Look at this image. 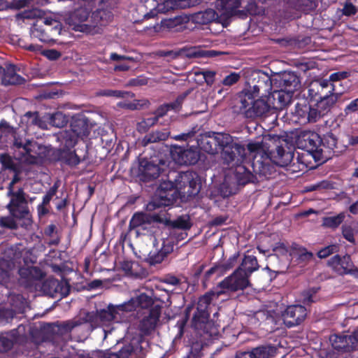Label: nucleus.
Masks as SVG:
<instances>
[{
    "mask_svg": "<svg viewBox=\"0 0 358 358\" xmlns=\"http://www.w3.org/2000/svg\"><path fill=\"white\" fill-rule=\"evenodd\" d=\"M162 306L151 296L143 293H136L129 301L115 307V312L136 311L140 320L139 327L144 333L153 330L159 321Z\"/></svg>",
    "mask_w": 358,
    "mask_h": 358,
    "instance_id": "nucleus-1",
    "label": "nucleus"
},
{
    "mask_svg": "<svg viewBox=\"0 0 358 358\" xmlns=\"http://www.w3.org/2000/svg\"><path fill=\"white\" fill-rule=\"evenodd\" d=\"M250 285L249 278L241 269H236L230 275L225 278L217 285L215 290L201 297L198 302L197 313L194 315V320L205 322L208 317V306L214 297L222 294H229L243 290Z\"/></svg>",
    "mask_w": 358,
    "mask_h": 358,
    "instance_id": "nucleus-2",
    "label": "nucleus"
},
{
    "mask_svg": "<svg viewBox=\"0 0 358 358\" xmlns=\"http://www.w3.org/2000/svg\"><path fill=\"white\" fill-rule=\"evenodd\" d=\"M23 17L36 19L30 31L32 38L50 43L61 34L62 24L59 17L54 14L46 15L43 10L35 8L24 12Z\"/></svg>",
    "mask_w": 358,
    "mask_h": 358,
    "instance_id": "nucleus-3",
    "label": "nucleus"
},
{
    "mask_svg": "<svg viewBox=\"0 0 358 358\" xmlns=\"http://www.w3.org/2000/svg\"><path fill=\"white\" fill-rule=\"evenodd\" d=\"M278 144L274 150L269 151L266 143L261 142H250L248 145V149L250 154H253L255 158L259 155L262 159H269L274 164L280 166H287L293 159V153L286 151L285 146L287 141L283 138H278Z\"/></svg>",
    "mask_w": 358,
    "mask_h": 358,
    "instance_id": "nucleus-4",
    "label": "nucleus"
},
{
    "mask_svg": "<svg viewBox=\"0 0 358 358\" xmlns=\"http://www.w3.org/2000/svg\"><path fill=\"white\" fill-rule=\"evenodd\" d=\"M114 6L113 0H102L100 8L92 15L91 24H77L76 29L92 35L100 33L101 27L112 20L113 15L111 10Z\"/></svg>",
    "mask_w": 358,
    "mask_h": 358,
    "instance_id": "nucleus-5",
    "label": "nucleus"
},
{
    "mask_svg": "<svg viewBox=\"0 0 358 358\" xmlns=\"http://www.w3.org/2000/svg\"><path fill=\"white\" fill-rule=\"evenodd\" d=\"M269 108L270 105L264 99L254 100L251 94L245 93L240 96L234 110L246 117H254L264 115Z\"/></svg>",
    "mask_w": 358,
    "mask_h": 358,
    "instance_id": "nucleus-6",
    "label": "nucleus"
},
{
    "mask_svg": "<svg viewBox=\"0 0 358 358\" xmlns=\"http://www.w3.org/2000/svg\"><path fill=\"white\" fill-rule=\"evenodd\" d=\"M229 138L227 143H223L221 148V159L229 168L237 167L246 160V150L243 145L234 142L230 135Z\"/></svg>",
    "mask_w": 358,
    "mask_h": 358,
    "instance_id": "nucleus-7",
    "label": "nucleus"
},
{
    "mask_svg": "<svg viewBox=\"0 0 358 358\" xmlns=\"http://www.w3.org/2000/svg\"><path fill=\"white\" fill-rule=\"evenodd\" d=\"M299 148L310 152L316 161L324 160L323 145L320 136L310 131H302L297 139Z\"/></svg>",
    "mask_w": 358,
    "mask_h": 358,
    "instance_id": "nucleus-8",
    "label": "nucleus"
},
{
    "mask_svg": "<svg viewBox=\"0 0 358 358\" xmlns=\"http://www.w3.org/2000/svg\"><path fill=\"white\" fill-rule=\"evenodd\" d=\"M177 199L175 183L171 181L162 182L158 187L153 200L147 204L148 210H153L161 206L171 205Z\"/></svg>",
    "mask_w": 358,
    "mask_h": 358,
    "instance_id": "nucleus-9",
    "label": "nucleus"
},
{
    "mask_svg": "<svg viewBox=\"0 0 358 358\" xmlns=\"http://www.w3.org/2000/svg\"><path fill=\"white\" fill-rule=\"evenodd\" d=\"M22 256V250L17 246L5 250L3 256L0 260V282H3L8 277L10 271L20 267Z\"/></svg>",
    "mask_w": 358,
    "mask_h": 358,
    "instance_id": "nucleus-10",
    "label": "nucleus"
},
{
    "mask_svg": "<svg viewBox=\"0 0 358 358\" xmlns=\"http://www.w3.org/2000/svg\"><path fill=\"white\" fill-rule=\"evenodd\" d=\"M89 125L84 119H77L72 122L71 129L62 134L65 140L66 147H73L77 143L78 138L83 139L90 134Z\"/></svg>",
    "mask_w": 358,
    "mask_h": 358,
    "instance_id": "nucleus-11",
    "label": "nucleus"
},
{
    "mask_svg": "<svg viewBox=\"0 0 358 358\" xmlns=\"http://www.w3.org/2000/svg\"><path fill=\"white\" fill-rule=\"evenodd\" d=\"M190 17L185 15H178L173 18L164 19L160 24H156L153 27H146L144 30L152 35L164 31V29L174 31H181L187 28Z\"/></svg>",
    "mask_w": 358,
    "mask_h": 358,
    "instance_id": "nucleus-12",
    "label": "nucleus"
},
{
    "mask_svg": "<svg viewBox=\"0 0 358 358\" xmlns=\"http://www.w3.org/2000/svg\"><path fill=\"white\" fill-rule=\"evenodd\" d=\"M8 196L10 197V202L7 205V208L13 216L22 217L28 213L25 193L22 188L8 190Z\"/></svg>",
    "mask_w": 358,
    "mask_h": 358,
    "instance_id": "nucleus-13",
    "label": "nucleus"
},
{
    "mask_svg": "<svg viewBox=\"0 0 358 358\" xmlns=\"http://www.w3.org/2000/svg\"><path fill=\"white\" fill-rule=\"evenodd\" d=\"M243 0H216L215 7L220 15L224 18H229L233 16L243 17L246 15V10L243 8L242 3Z\"/></svg>",
    "mask_w": 358,
    "mask_h": 358,
    "instance_id": "nucleus-14",
    "label": "nucleus"
},
{
    "mask_svg": "<svg viewBox=\"0 0 358 358\" xmlns=\"http://www.w3.org/2000/svg\"><path fill=\"white\" fill-rule=\"evenodd\" d=\"M173 160L179 165L194 164L199 159V152L196 148L185 149L174 147L171 152Z\"/></svg>",
    "mask_w": 358,
    "mask_h": 358,
    "instance_id": "nucleus-15",
    "label": "nucleus"
},
{
    "mask_svg": "<svg viewBox=\"0 0 358 358\" xmlns=\"http://www.w3.org/2000/svg\"><path fill=\"white\" fill-rule=\"evenodd\" d=\"M307 315L306 309L301 305L288 306L282 313V317L285 324L291 327L302 322Z\"/></svg>",
    "mask_w": 358,
    "mask_h": 358,
    "instance_id": "nucleus-16",
    "label": "nucleus"
},
{
    "mask_svg": "<svg viewBox=\"0 0 358 358\" xmlns=\"http://www.w3.org/2000/svg\"><path fill=\"white\" fill-rule=\"evenodd\" d=\"M181 181L186 182L187 186H185L183 190H180V195L178 197L185 201L198 194L200 191V184L195 173L189 171L182 172Z\"/></svg>",
    "mask_w": 358,
    "mask_h": 358,
    "instance_id": "nucleus-17",
    "label": "nucleus"
},
{
    "mask_svg": "<svg viewBox=\"0 0 358 358\" xmlns=\"http://www.w3.org/2000/svg\"><path fill=\"white\" fill-rule=\"evenodd\" d=\"M229 139V134L222 133L214 134L212 136L202 138L201 148L206 152L214 155L217 152V146L221 149L223 143H227Z\"/></svg>",
    "mask_w": 358,
    "mask_h": 358,
    "instance_id": "nucleus-18",
    "label": "nucleus"
},
{
    "mask_svg": "<svg viewBox=\"0 0 358 358\" xmlns=\"http://www.w3.org/2000/svg\"><path fill=\"white\" fill-rule=\"evenodd\" d=\"M150 11L144 15V18L154 17L157 13H165L170 10L182 6L178 0H153Z\"/></svg>",
    "mask_w": 358,
    "mask_h": 358,
    "instance_id": "nucleus-19",
    "label": "nucleus"
},
{
    "mask_svg": "<svg viewBox=\"0 0 358 358\" xmlns=\"http://www.w3.org/2000/svg\"><path fill=\"white\" fill-rule=\"evenodd\" d=\"M275 80L281 89L293 93L300 87L299 78L292 72H283Z\"/></svg>",
    "mask_w": 358,
    "mask_h": 358,
    "instance_id": "nucleus-20",
    "label": "nucleus"
},
{
    "mask_svg": "<svg viewBox=\"0 0 358 358\" xmlns=\"http://www.w3.org/2000/svg\"><path fill=\"white\" fill-rule=\"evenodd\" d=\"M328 264L338 274H346L350 272L352 262L349 255H345L341 257L339 255H335L331 258Z\"/></svg>",
    "mask_w": 358,
    "mask_h": 358,
    "instance_id": "nucleus-21",
    "label": "nucleus"
},
{
    "mask_svg": "<svg viewBox=\"0 0 358 358\" xmlns=\"http://www.w3.org/2000/svg\"><path fill=\"white\" fill-rule=\"evenodd\" d=\"M173 250V244L170 241H163L159 250L151 251L148 255V259L151 264L161 263L164 258Z\"/></svg>",
    "mask_w": 358,
    "mask_h": 358,
    "instance_id": "nucleus-22",
    "label": "nucleus"
},
{
    "mask_svg": "<svg viewBox=\"0 0 358 358\" xmlns=\"http://www.w3.org/2000/svg\"><path fill=\"white\" fill-rule=\"evenodd\" d=\"M296 112L299 116L305 118L310 123L316 122L324 117L315 104L313 106L305 105L299 107Z\"/></svg>",
    "mask_w": 358,
    "mask_h": 358,
    "instance_id": "nucleus-23",
    "label": "nucleus"
},
{
    "mask_svg": "<svg viewBox=\"0 0 358 358\" xmlns=\"http://www.w3.org/2000/svg\"><path fill=\"white\" fill-rule=\"evenodd\" d=\"M342 93H333L331 94H324L320 101L315 103L317 107L322 113V115H326L330 112L333 106L340 98Z\"/></svg>",
    "mask_w": 358,
    "mask_h": 358,
    "instance_id": "nucleus-24",
    "label": "nucleus"
},
{
    "mask_svg": "<svg viewBox=\"0 0 358 358\" xmlns=\"http://www.w3.org/2000/svg\"><path fill=\"white\" fill-rule=\"evenodd\" d=\"M47 117L48 113L42 117H39L38 113L28 112L24 115L28 127L37 126L43 129H48L49 126H51L50 120Z\"/></svg>",
    "mask_w": 358,
    "mask_h": 358,
    "instance_id": "nucleus-25",
    "label": "nucleus"
},
{
    "mask_svg": "<svg viewBox=\"0 0 358 358\" xmlns=\"http://www.w3.org/2000/svg\"><path fill=\"white\" fill-rule=\"evenodd\" d=\"M24 81V78L19 76L13 65L8 64L3 69V75L2 77V83L4 85L21 84Z\"/></svg>",
    "mask_w": 358,
    "mask_h": 358,
    "instance_id": "nucleus-26",
    "label": "nucleus"
},
{
    "mask_svg": "<svg viewBox=\"0 0 358 358\" xmlns=\"http://www.w3.org/2000/svg\"><path fill=\"white\" fill-rule=\"evenodd\" d=\"M9 300L13 309L3 310L0 313V317L6 320L13 317L14 311L21 310L23 308L24 304V299L20 294L10 296Z\"/></svg>",
    "mask_w": 358,
    "mask_h": 358,
    "instance_id": "nucleus-27",
    "label": "nucleus"
},
{
    "mask_svg": "<svg viewBox=\"0 0 358 358\" xmlns=\"http://www.w3.org/2000/svg\"><path fill=\"white\" fill-rule=\"evenodd\" d=\"M141 172L145 180H150L157 178L160 173L159 167L150 162L141 163Z\"/></svg>",
    "mask_w": 358,
    "mask_h": 358,
    "instance_id": "nucleus-28",
    "label": "nucleus"
},
{
    "mask_svg": "<svg viewBox=\"0 0 358 358\" xmlns=\"http://www.w3.org/2000/svg\"><path fill=\"white\" fill-rule=\"evenodd\" d=\"M293 92L282 89L274 91L272 93V98L274 100L273 106L275 108H282L291 101Z\"/></svg>",
    "mask_w": 358,
    "mask_h": 358,
    "instance_id": "nucleus-29",
    "label": "nucleus"
},
{
    "mask_svg": "<svg viewBox=\"0 0 358 358\" xmlns=\"http://www.w3.org/2000/svg\"><path fill=\"white\" fill-rule=\"evenodd\" d=\"M217 17L218 14L210 8L194 13L192 16V20L196 24H206L213 22Z\"/></svg>",
    "mask_w": 358,
    "mask_h": 358,
    "instance_id": "nucleus-30",
    "label": "nucleus"
},
{
    "mask_svg": "<svg viewBox=\"0 0 358 358\" xmlns=\"http://www.w3.org/2000/svg\"><path fill=\"white\" fill-rule=\"evenodd\" d=\"M258 268L259 264L257 258L253 255H245L241 266L238 268V269H241L248 275V278L252 273Z\"/></svg>",
    "mask_w": 358,
    "mask_h": 358,
    "instance_id": "nucleus-31",
    "label": "nucleus"
},
{
    "mask_svg": "<svg viewBox=\"0 0 358 358\" xmlns=\"http://www.w3.org/2000/svg\"><path fill=\"white\" fill-rule=\"evenodd\" d=\"M352 336V335L344 336H334L331 338L333 347L338 350L345 351L356 349L357 348L352 347V343L349 339Z\"/></svg>",
    "mask_w": 358,
    "mask_h": 358,
    "instance_id": "nucleus-32",
    "label": "nucleus"
},
{
    "mask_svg": "<svg viewBox=\"0 0 358 358\" xmlns=\"http://www.w3.org/2000/svg\"><path fill=\"white\" fill-rule=\"evenodd\" d=\"M186 95H182L177 98V99L171 103L165 104L161 106L155 113V116L157 117V120L166 114V113L170 110H178L182 104V101L184 100Z\"/></svg>",
    "mask_w": 358,
    "mask_h": 358,
    "instance_id": "nucleus-33",
    "label": "nucleus"
},
{
    "mask_svg": "<svg viewBox=\"0 0 358 358\" xmlns=\"http://www.w3.org/2000/svg\"><path fill=\"white\" fill-rule=\"evenodd\" d=\"M275 354L276 348L272 345H262L252 350L254 358H271Z\"/></svg>",
    "mask_w": 358,
    "mask_h": 358,
    "instance_id": "nucleus-34",
    "label": "nucleus"
},
{
    "mask_svg": "<svg viewBox=\"0 0 358 358\" xmlns=\"http://www.w3.org/2000/svg\"><path fill=\"white\" fill-rule=\"evenodd\" d=\"M345 215L344 213H341L336 216L325 217L322 219V226L327 228L336 229L344 220Z\"/></svg>",
    "mask_w": 358,
    "mask_h": 358,
    "instance_id": "nucleus-35",
    "label": "nucleus"
},
{
    "mask_svg": "<svg viewBox=\"0 0 358 358\" xmlns=\"http://www.w3.org/2000/svg\"><path fill=\"white\" fill-rule=\"evenodd\" d=\"M237 167L238 170L236 171V177L238 184L245 185L253 180L254 176L250 171L246 170L245 168L241 165Z\"/></svg>",
    "mask_w": 358,
    "mask_h": 358,
    "instance_id": "nucleus-36",
    "label": "nucleus"
},
{
    "mask_svg": "<svg viewBox=\"0 0 358 358\" xmlns=\"http://www.w3.org/2000/svg\"><path fill=\"white\" fill-rule=\"evenodd\" d=\"M168 136L169 132L167 131H156L145 136L143 141L145 145H147L151 143H156L161 141H165L168 138Z\"/></svg>",
    "mask_w": 358,
    "mask_h": 358,
    "instance_id": "nucleus-37",
    "label": "nucleus"
},
{
    "mask_svg": "<svg viewBox=\"0 0 358 358\" xmlns=\"http://www.w3.org/2000/svg\"><path fill=\"white\" fill-rule=\"evenodd\" d=\"M14 145L19 148L22 149V153L23 155L30 154L31 152V147H33V142L27 139L20 138V136H14Z\"/></svg>",
    "mask_w": 358,
    "mask_h": 358,
    "instance_id": "nucleus-38",
    "label": "nucleus"
},
{
    "mask_svg": "<svg viewBox=\"0 0 358 358\" xmlns=\"http://www.w3.org/2000/svg\"><path fill=\"white\" fill-rule=\"evenodd\" d=\"M150 217L148 215L143 213H135L130 222H129V228L134 229L138 227H140L145 223L149 222Z\"/></svg>",
    "mask_w": 358,
    "mask_h": 358,
    "instance_id": "nucleus-39",
    "label": "nucleus"
},
{
    "mask_svg": "<svg viewBox=\"0 0 358 358\" xmlns=\"http://www.w3.org/2000/svg\"><path fill=\"white\" fill-rule=\"evenodd\" d=\"M292 252H290V255H296L301 261H308L313 258L312 252L307 251L305 248L296 244L292 245Z\"/></svg>",
    "mask_w": 358,
    "mask_h": 358,
    "instance_id": "nucleus-40",
    "label": "nucleus"
},
{
    "mask_svg": "<svg viewBox=\"0 0 358 358\" xmlns=\"http://www.w3.org/2000/svg\"><path fill=\"white\" fill-rule=\"evenodd\" d=\"M149 105V101L146 99L134 100L131 103L119 102L117 106L120 108H127L129 110H139Z\"/></svg>",
    "mask_w": 358,
    "mask_h": 358,
    "instance_id": "nucleus-41",
    "label": "nucleus"
},
{
    "mask_svg": "<svg viewBox=\"0 0 358 358\" xmlns=\"http://www.w3.org/2000/svg\"><path fill=\"white\" fill-rule=\"evenodd\" d=\"M47 118L49 119L50 125L56 127H62L66 122L65 117L60 112L48 113Z\"/></svg>",
    "mask_w": 358,
    "mask_h": 358,
    "instance_id": "nucleus-42",
    "label": "nucleus"
},
{
    "mask_svg": "<svg viewBox=\"0 0 358 358\" xmlns=\"http://www.w3.org/2000/svg\"><path fill=\"white\" fill-rule=\"evenodd\" d=\"M318 85L321 88V93L325 94H331L333 93H341L337 92L336 85L331 83V80L324 79L318 81Z\"/></svg>",
    "mask_w": 358,
    "mask_h": 358,
    "instance_id": "nucleus-43",
    "label": "nucleus"
},
{
    "mask_svg": "<svg viewBox=\"0 0 358 358\" xmlns=\"http://www.w3.org/2000/svg\"><path fill=\"white\" fill-rule=\"evenodd\" d=\"M171 226L173 228L187 230L190 229L192 223L190 222V220L188 216H181L173 221L171 222Z\"/></svg>",
    "mask_w": 358,
    "mask_h": 358,
    "instance_id": "nucleus-44",
    "label": "nucleus"
},
{
    "mask_svg": "<svg viewBox=\"0 0 358 358\" xmlns=\"http://www.w3.org/2000/svg\"><path fill=\"white\" fill-rule=\"evenodd\" d=\"M90 10L87 8H80L79 9L76 10L73 15L72 19L75 21V24H76V21L78 22H85L88 16H89Z\"/></svg>",
    "mask_w": 358,
    "mask_h": 358,
    "instance_id": "nucleus-45",
    "label": "nucleus"
},
{
    "mask_svg": "<svg viewBox=\"0 0 358 358\" xmlns=\"http://www.w3.org/2000/svg\"><path fill=\"white\" fill-rule=\"evenodd\" d=\"M100 94L106 96H115L117 98L125 97L126 96L129 95H131V96H134L132 93L128 92L110 90H103L100 92Z\"/></svg>",
    "mask_w": 358,
    "mask_h": 358,
    "instance_id": "nucleus-46",
    "label": "nucleus"
},
{
    "mask_svg": "<svg viewBox=\"0 0 358 358\" xmlns=\"http://www.w3.org/2000/svg\"><path fill=\"white\" fill-rule=\"evenodd\" d=\"M158 121L157 117H148L138 124V129L141 131H145L149 127L154 125Z\"/></svg>",
    "mask_w": 358,
    "mask_h": 358,
    "instance_id": "nucleus-47",
    "label": "nucleus"
},
{
    "mask_svg": "<svg viewBox=\"0 0 358 358\" xmlns=\"http://www.w3.org/2000/svg\"><path fill=\"white\" fill-rule=\"evenodd\" d=\"M0 225L10 229H17V224L15 220L10 217H4L0 218Z\"/></svg>",
    "mask_w": 358,
    "mask_h": 358,
    "instance_id": "nucleus-48",
    "label": "nucleus"
},
{
    "mask_svg": "<svg viewBox=\"0 0 358 358\" xmlns=\"http://www.w3.org/2000/svg\"><path fill=\"white\" fill-rule=\"evenodd\" d=\"M337 250L338 246L336 245H331L320 250L318 252L317 255L321 259L326 258L334 252H337Z\"/></svg>",
    "mask_w": 358,
    "mask_h": 358,
    "instance_id": "nucleus-49",
    "label": "nucleus"
},
{
    "mask_svg": "<svg viewBox=\"0 0 358 358\" xmlns=\"http://www.w3.org/2000/svg\"><path fill=\"white\" fill-rule=\"evenodd\" d=\"M138 266V263L132 261L125 260L121 263V268L127 274L134 275L136 273L134 269L135 266Z\"/></svg>",
    "mask_w": 358,
    "mask_h": 358,
    "instance_id": "nucleus-50",
    "label": "nucleus"
},
{
    "mask_svg": "<svg viewBox=\"0 0 358 358\" xmlns=\"http://www.w3.org/2000/svg\"><path fill=\"white\" fill-rule=\"evenodd\" d=\"M240 75L237 73H231L226 76L222 80V84L226 86H231L238 81Z\"/></svg>",
    "mask_w": 358,
    "mask_h": 358,
    "instance_id": "nucleus-51",
    "label": "nucleus"
},
{
    "mask_svg": "<svg viewBox=\"0 0 358 358\" xmlns=\"http://www.w3.org/2000/svg\"><path fill=\"white\" fill-rule=\"evenodd\" d=\"M357 11V8L350 2L345 3L342 10L343 14L346 16L355 15Z\"/></svg>",
    "mask_w": 358,
    "mask_h": 358,
    "instance_id": "nucleus-52",
    "label": "nucleus"
},
{
    "mask_svg": "<svg viewBox=\"0 0 358 358\" xmlns=\"http://www.w3.org/2000/svg\"><path fill=\"white\" fill-rule=\"evenodd\" d=\"M273 252L277 256H287L288 253L290 254L291 252L288 250L285 245L282 243H278L276 244L273 248Z\"/></svg>",
    "mask_w": 358,
    "mask_h": 358,
    "instance_id": "nucleus-53",
    "label": "nucleus"
},
{
    "mask_svg": "<svg viewBox=\"0 0 358 358\" xmlns=\"http://www.w3.org/2000/svg\"><path fill=\"white\" fill-rule=\"evenodd\" d=\"M343 237L351 243L355 242L353 229L350 226L343 225L342 227Z\"/></svg>",
    "mask_w": 358,
    "mask_h": 358,
    "instance_id": "nucleus-54",
    "label": "nucleus"
},
{
    "mask_svg": "<svg viewBox=\"0 0 358 358\" xmlns=\"http://www.w3.org/2000/svg\"><path fill=\"white\" fill-rule=\"evenodd\" d=\"M182 173L178 174L175 179V187L176 191L177 198L180 195V190H183L187 185V183L182 181Z\"/></svg>",
    "mask_w": 358,
    "mask_h": 358,
    "instance_id": "nucleus-55",
    "label": "nucleus"
},
{
    "mask_svg": "<svg viewBox=\"0 0 358 358\" xmlns=\"http://www.w3.org/2000/svg\"><path fill=\"white\" fill-rule=\"evenodd\" d=\"M10 134H13V128L10 127L5 121H1L0 123V138L6 136Z\"/></svg>",
    "mask_w": 358,
    "mask_h": 358,
    "instance_id": "nucleus-56",
    "label": "nucleus"
},
{
    "mask_svg": "<svg viewBox=\"0 0 358 358\" xmlns=\"http://www.w3.org/2000/svg\"><path fill=\"white\" fill-rule=\"evenodd\" d=\"M133 351L134 348L131 345H126L119 351L117 355L120 358H128Z\"/></svg>",
    "mask_w": 358,
    "mask_h": 358,
    "instance_id": "nucleus-57",
    "label": "nucleus"
},
{
    "mask_svg": "<svg viewBox=\"0 0 358 358\" xmlns=\"http://www.w3.org/2000/svg\"><path fill=\"white\" fill-rule=\"evenodd\" d=\"M99 317L100 318L101 321L103 323L106 322H109L115 319V315H113V313L108 311V310H101L99 313Z\"/></svg>",
    "mask_w": 358,
    "mask_h": 358,
    "instance_id": "nucleus-58",
    "label": "nucleus"
},
{
    "mask_svg": "<svg viewBox=\"0 0 358 358\" xmlns=\"http://www.w3.org/2000/svg\"><path fill=\"white\" fill-rule=\"evenodd\" d=\"M208 85H212L214 83L215 72L212 71H206L201 73Z\"/></svg>",
    "mask_w": 358,
    "mask_h": 358,
    "instance_id": "nucleus-59",
    "label": "nucleus"
},
{
    "mask_svg": "<svg viewBox=\"0 0 358 358\" xmlns=\"http://www.w3.org/2000/svg\"><path fill=\"white\" fill-rule=\"evenodd\" d=\"M358 110V98L352 101L348 105L346 106L344 112L345 115L355 113Z\"/></svg>",
    "mask_w": 358,
    "mask_h": 358,
    "instance_id": "nucleus-60",
    "label": "nucleus"
},
{
    "mask_svg": "<svg viewBox=\"0 0 358 358\" xmlns=\"http://www.w3.org/2000/svg\"><path fill=\"white\" fill-rule=\"evenodd\" d=\"M13 343L10 340L6 337L0 338V350L7 351L11 348Z\"/></svg>",
    "mask_w": 358,
    "mask_h": 358,
    "instance_id": "nucleus-61",
    "label": "nucleus"
},
{
    "mask_svg": "<svg viewBox=\"0 0 358 358\" xmlns=\"http://www.w3.org/2000/svg\"><path fill=\"white\" fill-rule=\"evenodd\" d=\"M348 77V73L343 71V72H336L332 73L329 76V80H331V83H334V82L341 80L343 79H345Z\"/></svg>",
    "mask_w": 358,
    "mask_h": 358,
    "instance_id": "nucleus-62",
    "label": "nucleus"
},
{
    "mask_svg": "<svg viewBox=\"0 0 358 358\" xmlns=\"http://www.w3.org/2000/svg\"><path fill=\"white\" fill-rule=\"evenodd\" d=\"M56 192H57L56 187L51 188L47 192V194L43 196L42 204L43 206L48 205L49 203V202L50 201V200L52 199V198L55 195Z\"/></svg>",
    "mask_w": 358,
    "mask_h": 358,
    "instance_id": "nucleus-63",
    "label": "nucleus"
},
{
    "mask_svg": "<svg viewBox=\"0 0 358 358\" xmlns=\"http://www.w3.org/2000/svg\"><path fill=\"white\" fill-rule=\"evenodd\" d=\"M98 351H93L92 352H80L78 353L75 358H98Z\"/></svg>",
    "mask_w": 358,
    "mask_h": 358,
    "instance_id": "nucleus-64",
    "label": "nucleus"
}]
</instances>
